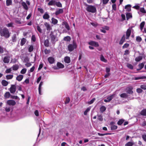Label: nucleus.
Returning a JSON list of instances; mask_svg holds the SVG:
<instances>
[{"label":"nucleus","mask_w":146,"mask_h":146,"mask_svg":"<svg viewBox=\"0 0 146 146\" xmlns=\"http://www.w3.org/2000/svg\"><path fill=\"white\" fill-rule=\"evenodd\" d=\"M34 49L33 46V45H29L28 46V50L29 52H32Z\"/></svg>","instance_id":"nucleus-25"},{"label":"nucleus","mask_w":146,"mask_h":146,"mask_svg":"<svg viewBox=\"0 0 146 146\" xmlns=\"http://www.w3.org/2000/svg\"><path fill=\"white\" fill-rule=\"evenodd\" d=\"M56 1L55 0H51L48 3L49 6H54L55 5Z\"/></svg>","instance_id":"nucleus-19"},{"label":"nucleus","mask_w":146,"mask_h":146,"mask_svg":"<svg viewBox=\"0 0 146 146\" xmlns=\"http://www.w3.org/2000/svg\"><path fill=\"white\" fill-rule=\"evenodd\" d=\"M36 28L37 31L40 33H42V30L39 26L37 25L36 27Z\"/></svg>","instance_id":"nucleus-54"},{"label":"nucleus","mask_w":146,"mask_h":146,"mask_svg":"<svg viewBox=\"0 0 146 146\" xmlns=\"http://www.w3.org/2000/svg\"><path fill=\"white\" fill-rule=\"evenodd\" d=\"M44 25L46 27L47 31H50L52 29V28L50 25L47 22L45 23Z\"/></svg>","instance_id":"nucleus-10"},{"label":"nucleus","mask_w":146,"mask_h":146,"mask_svg":"<svg viewBox=\"0 0 146 146\" xmlns=\"http://www.w3.org/2000/svg\"><path fill=\"white\" fill-rule=\"evenodd\" d=\"M71 38L70 36H67L64 38V40L66 41H70L71 40Z\"/></svg>","instance_id":"nucleus-39"},{"label":"nucleus","mask_w":146,"mask_h":146,"mask_svg":"<svg viewBox=\"0 0 146 146\" xmlns=\"http://www.w3.org/2000/svg\"><path fill=\"white\" fill-rule=\"evenodd\" d=\"M15 21L17 24L21 25L22 24L21 19H19L18 18H15Z\"/></svg>","instance_id":"nucleus-16"},{"label":"nucleus","mask_w":146,"mask_h":146,"mask_svg":"<svg viewBox=\"0 0 146 146\" xmlns=\"http://www.w3.org/2000/svg\"><path fill=\"white\" fill-rule=\"evenodd\" d=\"M134 144V143L132 141H129L127 142L125 145V146H132Z\"/></svg>","instance_id":"nucleus-34"},{"label":"nucleus","mask_w":146,"mask_h":146,"mask_svg":"<svg viewBox=\"0 0 146 146\" xmlns=\"http://www.w3.org/2000/svg\"><path fill=\"white\" fill-rule=\"evenodd\" d=\"M64 61L65 63L68 64L70 62V59L69 56H66L64 58Z\"/></svg>","instance_id":"nucleus-18"},{"label":"nucleus","mask_w":146,"mask_h":146,"mask_svg":"<svg viewBox=\"0 0 146 146\" xmlns=\"http://www.w3.org/2000/svg\"><path fill=\"white\" fill-rule=\"evenodd\" d=\"M124 120L123 119L119 120L117 122V124L118 125H121L124 122Z\"/></svg>","instance_id":"nucleus-44"},{"label":"nucleus","mask_w":146,"mask_h":146,"mask_svg":"<svg viewBox=\"0 0 146 146\" xmlns=\"http://www.w3.org/2000/svg\"><path fill=\"white\" fill-rule=\"evenodd\" d=\"M48 60L50 64L54 63L55 61L54 58L52 56L49 57L48 58Z\"/></svg>","instance_id":"nucleus-13"},{"label":"nucleus","mask_w":146,"mask_h":146,"mask_svg":"<svg viewBox=\"0 0 146 146\" xmlns=\"http://www.w3.org/2000/svg\"><path fill=\"white\" fill-rule=\"evenodd\" d=\"M100 60L104 62H107V60L106 59L103 55H101L100 56Z\"/></svg>","instance_id":"nucleus-47"},{"label":"nucleus","mask_w":146,"mask_h":146,"mask_svg":"<svg viewBox=\"0 0 146 146\" xmlns=\"http://www.w3.org/2000/svg\"><path fill=\"white\" fill-rule=\"evenodd\" d=\"M131 29L129 28L127 29L126 32V37L125 35H123L122 37L119 42V44H122L125 41V39H128L131 35Z\"/></svg>","instance_id":"nucleus-1"},{"label":"nucleus","mask_w":146,"mask_h":146,"mask_svg":"<svg viewBox=\"0 0 146 146\" xmlns=\"http://www.w3.org/2000/svg\"><path fill=\"white\" fill-rule=\"evenodd\" d=\"M11 94L9 92H6L4 94V97L5 99L9 98Z\"/></svg>","instance_id":"nucleus-28"},{"label":"nucleus","mask_w":146,"mask_h":146,"mask_svg":"<svg viewBox=\"0 0 146 146\" xmlns=\"http://www.w3.org/2000/svg\"><path fill=\"white\" fill-rule=\"evenodd\" d=\"M23 77V76L22 75H19L16 77V80L19 81H21L22 80Z\"/></svg>","instance_id":"nucleus-22"},{"label":"nucleus","mask_w":146,"mask_h":146,"mask_svg":"<svg viewBox=\"0 0 146 146\" xmlns=\"http://www.w3.org/2000/svg\"><path fill=\"white\" fill-rule=\"evenodd\" d=\"M44 46L46 47H48L49 46V42L48 39H46L44 40Z\"/></svg>","instance_id":"nucleus-29"},{"label":"nucleus","mask_w":146,"mask_h":146,"mask_svg":"<svg viewBox=\"0 0 146 146\" xmlns=\"http://www.w3.org/2000/svg\"><path fill=\"white\" fill-rule=\"evenodd\" d=\"M10 57L9 56H5L3 60V61L5 63H8L10 61Z\"/></svg>","instance_id":"nucleus-12"},{"label":"nucleus","mask_w":146,"mask_h":146,"mask_svg":"<svg viewBox=\"0 0 146 146\" xmlns=\"http://www.w3.org/2000/svg\"><path fill=\"white\" fill-rule=\"evenodd\" d=\"M77 47L76 43L74 42L72 44H70L68 46V50L70 52L73 51L74 49H76Z\"/></svg>","instance_id":"nucleus-5"},{"label":"nucleus","mask_w":146,"mask_h":146,"mask_svg":"<svg viewBox=\"0 0 146 146\" xmlns=\"http://www.w3.org/2000/svg\"><path fill=\"white\" fill-rule=\"evenodd\" d=\"M136 91L138 93H140L143 92V90L141 89L138 88L137 89Z\"/></svg>","instance_id":"nucleus-64"},{"label":"nucleus","mask_w":146,"mask_h":146,"mask_svg":"<svg viewBox=\"0 0 146 146\" xmlns=\"http://www.w3.org/2000/svg\"><path fill=\"white\" fill-rule=\"evenodd\" d=\"M126 19L128 20L129 19L132 18V14L130 13H127L126 14Z\"/></svg>","instance_id":"nucleus-21"},{"label":"nucleus","mask_w":146,"mask_h":146,"mask_svg":"<svg viewBox=\"0 0 146 146\" xmlns=\"http://www.w3.org/2000/svg\"><path fill=\"white\" fill-rule=\"evenodd\" d=\"M127 67L131 69H132L133 68V66L131 64L128 63L127 64Z\"/></svg>","instance_id":"nucleus-55"},{"label":"nucleus","mask_w":146,"mask_h":146,"mask_svg":"<svg viewBox=\"0 0 146 146\" xmlns=\"http://www.w3.org/2000/svg\"><path fill=\"white\" fill-rule=\"evenodd\" d=\"M129 44L127 43H125L123 46L122 48H127L129 46Z\"/></svg>","instance_id":"nucleus-56"},{"label":"nucleus","mask_w":146,"mask_h":146,"mask_svg":"<svg viewBox=\"0 0 146 146\" xmlns=\"http://www.w3.org/2000/svg\"><path fill=\"white\" fill-rule=\"evenodd\" d=\"M70 99L69 97L67 98L65 102V104H66L69 103L70 101Z\"/></svg>","instance_id":"nucleus-63"},{"label":"nucleus","mask_w":146,"mask_h":146,"mask_svg":"<svg viewBox=\"0 0 146 146\" xmlns=\"http://www.w3.org/2000/svg\"><path fill=\"white\" fill-rule=\"evenodd\" d=\"M140 88L143 89L144 90H146V85L145 84H144L143 85H142L140 86Z\"/></svg>","instance_id":"nucleus-58"},{"label":"nucleus","mask_w":146,"mask_h":146,"mask_svg":"<svg viewBox=\"0 0 146 146\" xmlns=\"http://www.w3.org/2000/svg\"><path fill=\"white\" fill-rule=\"evenodd\" d=\"M52 23L54 25H56L58 22V21L56 19L52 17L51 19Z\"/></svg>","instance_id":"nucleus-23"},{"label":"nucleus","mask_w":146,"mask_h":146,"mask_svg":"<svg viewBox=\"0 0 146 146\" xmlns=\"http://www.w3.org/2000/svg\"><path fill=\"white\" fill-rule=\"evenodd\" d=\"M50 35L51 40L52 42L54 43L58 40V38L57 37V31L56 30L52 31Z\"/></svg>","instance_id":"nucleus-3"},{"label":"nucleus","mask_w":146,"mask_h":146,"mask_svg":"<svg viewBox=\"0 0 146 146\" xmlns=\"http://www.w3.org/2000/svg\"><path fill=\"white\" fill-rule=\"evenodd\" d=\"M43 84V82H41L39 85L38 90V92L39 94L40 95H41L42 94L41 93V87L42 86Z\"/></svg>","instance_id":"nucleus-20"},{"label":"nucleus","mask_w":146,"mask_h":146,"mask_svg":"<svg viewBox=\"0 0 146 146\" xmlns=\"http://www.w3.org/2000/svg\"><path fill=\"white\" fill-rule=\"evenodd\" d=\"M2 85L4 86H7L8 84V82L5 80H3L1 82Z\"/></svg>","instance_id":"nucleus-26"},{"label":"nucleus","mask_w":146,"mask_h":146,"mask_svg":"<svg viewBox=\"0 0 146 146\" xmlns=\"http://www.w3.org/2000/svg\"><path fill=\"white\" fill-rule=\"evenodd\" d=\"M36 38L35 35H33L31 38V40L32 42H35L36 41Z\"/></svg>","instance_id":"nucleus-51"},{"label":"nucleus","mask_w":146,"mask_h":146,"mask_svg":"<svg viewBox=\"0 0 146 146\" xmlns=\"http://www.w3.org/2000/svg\"><path fill=\"white\" fill-rule=\"evenodd\" d=\"M131 5L129 4L125 6V8L127 11L129 12L131 11Z\"/></svg>","instance_id":"nucleus-24"},{"label":"nucleus","mask_w":146,"mask_h":146,"mask_svg":"<svg viewBox=\"0 0 146 146\" xmlns=\"http://www.w3.org/2000/svg\"><path fill=\"white\" fill-rule=\"evenodd\" d=\"M66 28L68 31H69L70 30V27L69 25L66 22H64L63 23Z\"/></svg>","instance_id":"nucleus-35"},{"label":"nucleus","mask_w":146,"mask_h":146,"mask_svg":"<svg viewBox=\"0 0 146 146\" xmlns=\"http://www.w3.org/2000/svg\"><path fill=\"white\" fill-rule=\"evenodd\" d=\"M133 86H129L126 88L125 90L127 94H132L133 93Z\"/></svg>","instance_id":"nucleus-6"},{"label":"nucleus","mask_w":146,"mask_h":146,"mask_svg":"<svg viewBox=\"0 0 146 146\" xmlns=\"http://www.w3.org/2000/svg\"><path fill=\"white\" fill-rule=\"evenodd\" d=\"M11 68H10L9 69H8L6 70L5 71V72L6 73H11L12 71Z\"/></svg>","instance_id":"nucleus-59"},{"label":"nucleus","mask_w":146,"mask_h":146,"mask_svg":"<svg viewBox=\"0 0 146 146\" xmlns=\"http://www.w3.org/2000/svg\"><path fill=\"white\" fill-rule=\"evenodd\" d=\"M44 52L45 54H48L50 53V50H47V49H45L44 50Z\"/></svg>","instance_id":"nucleus-61"},{"label":"nucleus","mask_w":146,"mask_h":146,"mask_svg":"<svg viewBox=\"0 0 146 146\" xmlns=\"http://www.w3.org/2000/svg\"><path fill=\"white\" fill-rule=\"evenodd\" d=\"M86 10L88 12L92 13H94L96 12L97 10L95 6L87 4H86Z\"/></svg>","instance_id":"nucleus-4"},{"label":"nucleus","mask_w":146,"mask_h":146,"mask_svg":"<svg viewBox=\"0 0 146 146\" xmlns=\"http://www.w3.org/2000/svg\"><path fill=\"white\" fill-rule=\"evenodd\" d=\"M43 64L42 62L40 63V64L39 65V67L38 68V70H40L43 67Z\"/></svg>","instance_id":"nucleus-62"},{"label":"nucleus","mask_w":146,"mask_h":146,"mask_svg":"<svg viewBox=\"0 0 146 146\" xmlns=\"http://www.w3.org/2000/svg\"><path fill=\"white\" fill-rule=\"evenodd\" d=\"M106 107L104 106H102L100 108V110L101 112L103 113L106 110Z\"/></svg>","instance_id":"nucleus-38"},{"label":"nucleus","mask_w":146,"mask_h":146,"mask_svg":"<svg viewBox=\"0 0 146 146\" xmlns=\"http://www.w3.org/2000/svg\"><path fill=\"white\" fill-rule=\"evenodd\" d=\"M21 4L25 9L26 10H28V9L27 5L25 2H23Z\"/></svg>","instance_id":"nucleus-27"},{"label":"nucleus","mask_w":146,"mask_h":146,"mask_svg":"<svg viewBox=\"0 0 146 146\" xmlns=\"http://www.w3.org/2000/svg\"><path fill=\"white\" fill-rule=\"evenodd\" d=\"M145 78H146V76H141L135 77V80H137L142 79H145Z\"/></svg>","instance_id":"nucleus-42"},{"label":"nucleus","mask_w":146,"mask_h":146,"mask_svg":"<svg viewBox=\"0 0 146 146\" xmlns=\"http://www.w3.org/2000/svg\"><path fill=\"white\" fill-rule=\"evenodd\" d=\"M27 70L25 68H23L21 71L20 73L21 74H25Z\"/></svg>","instance_id":"nucleus-50"},{"label":"nucleus","mask_w":146,"mask_h":146,"mask_svg":"<svg viewBox=\"0 0 146 146\" xmlns=\"http://www.w3.org/2000/svg\"><path fill=\"white\" fill-rule=\"evenodd\" d=\"M13 75H8L6 76V79L7 80H10L12 79L13 77Z\"/></svg>","instance_id":"nucleus-40"},{"label":"nucleus","mask_w":146,"mask_h":146,"mask_svg":"<svg viewBox=\"0 0 146 146\" xmlns=\"http://www.w3.org/2000/svg\"><path fill=\"white\" fill-rule=\"evenodd\" d=\"M12 4V0H6V5L7 6H9Z\"/></svg>","instance_id":"nucleus-36"},{"label":"nucleus","mask_w":146,"mask_h":146,"mask_svg":"<svg viewBox=\"0 0 146 146\" xmlns=\"http://www.w3.org/2000/svg\"><path fill=\"white\" fill-rule=\"evenodd\" d=\"M142 59V56H139L137 57L136 58H135V60L136 62H139Z\"/></svg>","instance_id":"nucleus-48"},{"label":"nucleus","mask_w":146,"mask_h":146,"mask_svg":"<svg viewBox=\"0 0 146 146\" xmlns=\"http://www.w3.org/2000/svg\"><path fill=\"white\" fill-rule=\"evenodd\" d=\"M13 23L11 22L7 24L6 25L8 27H13Z\"/></svg>","instance_id":"nucleus-52"},{"label":"nucleus","mask_w":146,"mask_h":146,"mask_svg":"<svg viewBox=\"0 0 146 146\" xmlns=\"http://www.w3.org/2000/svg\"><path fill=\"white\" fill-rule=\"evenodd\" d=\"M26 39L24 38H23L21 40L20 44L21 46L24 45L26 42Z\"/></svg>","instance_id":"nucleus-45"},{"label":"nucleus","mask_w":146,"mask_h":146,"mask_svg":"<svg viewBox=\"0 0 146 146\" xmlns=\"http://www.w3.org/2000/svg\"><path fill=\"white\" fill-rule=\"evenodd\" d=\"M11 68L14 71L17 70L19 68V66L18 65L15 64L13 65Z\"/></svg>","instance_id":"nucleus-31"},{"label":"nucleus","mask_w":146,"mask_h":146,"mask_svg":"<svg viewBox=\"0 0 146 146\" xmlns=\"http://www.w3.org/2000/svg\"><path fill=\"white\" fill-rule=\"evenodd\" d=\"M55 5H56L57 7H62V4L61 3L59 2H56Z\"/></svg>","instance_id":"nucleus-46"},{"label":"nucleus","mask_w":146,"mask_h":146,"mask_svg":"<svg viewBox=\"0 0 146 146\" xmlns=\"http://www.w3.org/2000/svg\"><path fill=\"white\" fill-rule=\"evenodd\" d=\"M16 86L15 84H11L10 88L9 89V90L11 94H14L16 91Z\"/></svg>","instance_id":"nucleus-7"},{"label":"nucleus","mask_w":146,"mask_h":146,"mask_svg":"<svg viewBox=\"0 0 146 146\" xmlns=\"http://www.w3.org/2000/svg\"><path fill=\"white\" fill-rule=\"evenodd\" d=\"M113 95L110 96L108 97L106 99H104V101L106 102H109L113 98Z\"/></svg>","instance_id":"nucleus-11"},{"label":"nucleus","mask_w":146,"mask_h":146,"mask_svg":"<svg viewBox=\"0 0 146 146\" xmlns=\"http://www.w3.org/2000/svg\"><path fill=\"white\" fill-rule=\"evenodd\" d=\"M63 12V9H59L55 12V15H58L62 13Z\"/></svg>","instance_id":"nucleus-14"},{"label":"nucleus","mask_w":146,"mask_h":146,"mask_svg":"<svg viewBox=\"0 0 146 146\" xmlns=\"http://www.w3.org/2000/svg\"><path fill=\"white\" fill-rule=\"evenodd\" d=\"M43 18L44 19L48 20L50 18V16L49 15L48 13L46 12L43 16Z\"/></svg>","instance_id":"nucleus-15"},{"label":"nucleus","mask_w":146,"mask_h":146,"mask_svg":"<svg viewBox=\"0 0 146 146\" xmlns=\"http://www.w3.org/2000/svg\"><path fill=\"white\" fill-rule=\"evenodd\" d=\"M12 41L13 42H15L17 40V36L16 34H14L12 37Z\"/></svg>","instance_id":"nucleus-33"},{"label":"nucleus","mask_w":146,"mask_h":146,"mask_svg":"<svg viewBox=\"0 0 146 146\" xmlns=\"http://www.w3.org/2000/svg\"><path fill=\"white\" fill-rule=\"evenodd\" d=\"M29 59L28 57H26L24 58V59L23 62H25L27 63L29 62Z\"/></svg>","instance_id":"nucleus-53"},{"label":"nucleus","mask_w":146,"mask_h":146,"mask_svg":"<svg viewBox=\"0 0 146 146\" xmlns=\"http://www.w3.org/2000/svg\"><path fill=\"white\" fill-rule=\"evenodd\" d=\"M117 126L115 125H111V130H115L117 129Z\"/></svg>","instance_id":"nucleus-49"},{"label":"nucleus","mask_w":146,"mask_h":146,"mask_svg":"<svg viewBox=\"0 0 146 146\" xmlns=\"http://www.w3.org/2000/svg\"><path fill=\"white\" fill-rule=\"evenodd\" d=\"M0 34L1 36H4L7 38H8L10 36L9 31L6 28H4L2 29L0 27Z\"/></svg>","instance_id":"nucleus-2"},{"label":"nucleus","mask_w":146,"mask_h":146,"mask_svg":"<svg viewBox=\"0 0 146 146\" xmlns=\"http://www.w3.org/2000/svg\"><path fill=\"white\" fill-rule=\"evenodd\" d=\"M136 40L138 42H140L141 40V38L139 36L136 37Z\"/></svg>","instance_id":"nucleus-57"},{"label":"nucleus","mask_w":146,"mask_h":146,"mask_svg":"<svg viewBox=\"0 0 146 146\" xmlns=\"http://www.w3.org/2000/svg\"><path fill=\"white\" fill-rule=\"evenodd\" d=\"M141 13L144 14L146 13V11L144 7L140 8L139 9V11H138V13L139 15L141 14Z\"/></svg>","instance_id":"nucleus-17"},{"label":"nucleus","mask_w":146,"mask_h":146,"mask_svg":"<svg viewBox=\"0 0 146 146\" xmlns=\"http://www.w3.org/2000/svg\"><path fill=\"white\" fill-rule=\"evenodd\" d=\"M128 95L126 93H123L120 95V96L122 98H127L128 97Z\"/></svg>","instance_id":"nucleus-43"},{"label":"nucleus","mask_w":146,"mask_h":146,"mask_svg":"<svg viewBox=\"0 0 146 146\" xmlns=\"http://www.w3.org/2000/svg\"><path fill=\"white\" fill-rule=\"evenodd\" d=\"M57 66L59 68H63L64 67V65L60 62L57 63Z\"/></svg>","instance_id":"nucleus-37"},{"label":"nucleus","mask_w":146,"mask_h":146,"mask_svg":"<svg viewBox=\"0 0 146 146\" xmlns=\"http://www.w3.org/2000/svg\"><path fill=\"white\" fill-rule=\"evenodd\" d=\"M7 104L9 105L14 106L16 104L15 101L13 100H8L7 102Z\"/></svg>","instance_id":"nucleus-9"},{"label":"nucleus","mask_w":146,"mask_h":146,"mask_svg":"<svg viewBox=\"0 0 146 146\" xmlns=\"http://www.w3.org/2000/svg\"><path fill=\"white\" fill-rule=\"evenodd\" d=\"M141 115L143 116H146V109L142 110L140 112Z\"/></svg>","instance_id":"nucleus-30"},{"label":"nucleus","mask_w":146,"mask_h":146,"mask_svg":"<svg viewBox=\"0 0 146 146\" xmlns=\"http://www.w3.org/2000/svg\"><path fill=\"white\" fill-rule=\"evenodd\" d=\"M91 108L90 107H89L87 108L86 110L84 112V114L85 115H87V113L90 111Z\"/></svg>","instance_id":"nucleus-41"},{"label":"nucleus","mask_w":146,"mask_h":146,"mask_svg":"<svg viewBox=\"0 0 146 146\" xmlns=\"http://www.w3.org/2000/svg\"><path fill=\"white\" fill-rule=\"evenodd\" d=\"M98 119L100 121H102L103 120L102 117L101 115H98Z\"/></svg>","instance_id":"nucleus-60"},{"label":"nucleus","mask_w":146,"mask_h":146,"mask_svg":"<svg viewBox=\"0 0 146 146\" xmlns=\"http://www.w3.org/2000/svg\"><path fill=\"white\" fill-rule=\"evenodd\" d=\"M145 22L144 21L142 22L140 24V29L141 31L143 30V27L145 25Z\"/></svg>","instance_id":"nucleus-32"},{"label":"nucleus","mask_w":146,"mask_h":146,"mask_svg":"<svg viewBox=\"0 0 146 146\" xmlns=\"http://www.w3.org/2000/svg\"><path fill=\"white\" fill-rule=\"evenodd\" d=\"M88 44L95 47H98L99 46V44L98 42L93 41H90L88 42Z\"/></svg>","instance_id":"nucleus-8"}]
</instances>
